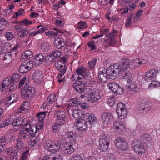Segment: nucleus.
Returning a JSON list of instances; mask_svg holds the SVG:
<instances>
[{
    "label": "nucleus",
    "instance_id": "f257e3e1",
    "mask_svg": "<svg viewBox=\"0 0 160 160\" xmlns=\"http://www.w3.org/2000/svg\"><path fill=\"white\" fill-rule=\"evenodd\" d=\"M130 60L128 58L121 59L119 65L117 63L111 65L108 69V72L111 78H113L116 76H118L121 72L127 70L130 64Z\"/></svg>",
    "mask_w": 160,
    "mask_h": 160
},
{
    "label": "nucleus",
    "instance_id": "f03ea898",
    "mask_svg": "<svg viewBox=\"0 0 160 160\" xmlns=\"http://www.w3.org/2000/svg\"><path fill=\"white\" fill-rule=\"evenodd\" d=\"M35 92V89L32 86H29L27 82H25L24 88L22 89L21 96L24 99H28L32 97Z\"/></svg>",
    "mask_w": 160,
    "mask_h": 160
},
{
    "label": "nucleus",
    "instance_id": "7ed1b4c3",
    "mask_svg": "<svg viewBox=\"0 0 160 160\" xmlns=\"http://www.w3.org/2000/svg\"><path fill=\"white\" fill-rule=\"evenodd\" d=\"M100 92L98 90L90 92L85 95H82L80 97L83 99L85 97H86L87 100L91 103H93L97 102L100 98Z\"/></svg>",
    "mask_w": 160,
    "mask_h": 160
},
{
    "label": "nucleus",
    "instance_id": "20e7f679",
    "mask_svg": "<svg viewBox=\"0 0 160 160\" xmlns=\"http://www.w3.org/2000/svg\"><path fill=\"white\" fill-rule=\"evenodd\" d=\"M132 147L136 152L139 155L144 153L145 149L143 143L137 139L133 140L132 143Z\"/></svg>",
    "mask_w": 160,
    "mask_h": 160
},
{
    "label": "nucleus",
    "instance_id": "39448f33",
    "mask_svg": "<svg viewBox=\"0 0 160 160\" xmlns=\"http://www.w3.org/2000/svg\"><path fill=\"white\" fill-rule=\"evenodd\" d=\"M76 83L74 82L72 84L73 88L76 92L80 94H82L85 93L86 81L77 80Z\"/></svg>",
    "mask_w": 160,
    "mask_h": 160
},
{
    "label": "nucleus",
    "instance_id": "423d86ee",
    "mask_svg": "<svg viewBox=\"0 0 160 160\" xmlns=\"http://www.w3.org/2000/svg\"><path fill=\"white\" fill-rule=\"evenodd\" d=\"M117 113L119 118L121 119H124L127 117V110L125 108V105L122 102L117 104Z\"/></svg>",
    "mask_w": 160,
    "mask_h": 160
},
{
    "label": "nucleus",
    "instance_id": "0eeeda50",
    "mask_svg": "<svg viewBox=\"0 0 160 160\" xmlns=\"http://www.w3.org/2000/svg\"><path fill=\"white\" fill-rule=\"evenodd\" d=\"M108 86L110 89L114 94L117 95H121L123 92V89L121 87L119 84L116 82H109Z\"/></svg>",
    "mask_w": 160,
    "mask_h": 160
},
{
    "label": "nucleus",
    "instance_id": "6e6552de",
    "mask_svg": "<svg viewBox=\"0 0 160 160\" xmlns=\"http://www.w3.org/2000/svg\"><path fill=\"white\" fill-rule=\"evenodd\" d=\"M116 146L119 149L126 151L128 148V143L122 137H118L115 141Z\"/></svg>",
    "mask_w": 160,
    "mask_h": 160
},
{
    "label": "nucleus",
    "instance_id": "1a4fd4ad",
    "mask_svg": "<svg viewBox=\"0 0 160 160\" xmlns=\"http://www.w3.org/2000/svg\"><path fill=\"white\" fill-rule=\"evenodd\" d=\"M110 67L109 66L107 69L106 71V72H104L103 71H100L99 72L98 77L99 81L102 83H104L106 82L108 80V78L111 79H116L117 77V76H116L115 77H114L113 78H112L111 77L109 74H108V69Z\"/></svg>",
    "mask_w": 160,
    "mask_h": 160
},
{
    "label": "nucleus",
    "instance_id": "9d476101",
    "mask_svg": "<svg viewBox=\"0 0 160 160\" xmlns=\"http://www.w3.org/2000/svg\"><path fill=\"white\" fill-rule=\"evenodd\" d=\"M76 72L78 75V80L86 81L85 78L88 76V70L83 67H81L77 69Z\"/></svg>",
    "mask_w": 160,
    "mask_h": 160
},
{
    "label": "nucleus",
    "instance_id": "9b49d317",
    "mask_svg": "<svg viewBox=\"0 0 160 160\" xmlns=\"http://www.w3.org/2000/svg\"><path fill=\"white\" fill-rule=\"evenodd\" d=\"M72 143L66 142L63 145V149L62 152L65 155L70 154L74 152L75 149Z\"/></svg>",
    "mask_w": 160,
    "mask_h": 160
},
{
    "label": "nucleus",
    "instance_id": "f8f14e48",
    "mask_svg": "<svg viewBox=\"0 0 160 160\" xmlns=\"http://www.w3.org/2000/svg\"><path fill=\"white\" fill-rule=\"evenodd\" d=\"M150 102L147 100L143 99L139 104L140 111H142L144 113H146L151 109Z\"/></svg>",
    "mask_w": 160,
    "mask_h": 160
},
{
    "label": "nucleus",
    "instance_id": "ddd939ff",
    "mask_svg": "<svg viewBox=\"0 0 160 160\" xmlns=\"http://www.w3.org/2000/svg\"><path fill=\"white\" fill-rule=\"evenodd\" d=\"M101 118L103 124L106 125L113 120V117L110 112H104L101 114Z\"/></svg>",
    "mask_w": 160,
    "mask_h": 160
},
{
    "label": "nucleus",
    "instance_id": "4468645a",
    "mask_svg": "<svg viewBox=\"0 0 160 160\" xmlns=\"http://www.w3.org/2000/svg\"><path fill=\"white\" fill-rule=\"evenodd\" d=\"M126 88H127L128 90L133 95H134L138 92L139 89L138 88L134 82H132L127 83Z\"/></svg>",
    "mask_w": 160,
    "mask_h": 160
},
{
    "label": "nucleus",
    "instance_id": "2eb2a0df",
    "mask_svg": "<svg viewBox=\"0 0 160 160\" xmlns=\"http://www.w3.org/2000/svg\"><path fill=\"white\" fill-rule=\"evenodd\" d=\"M18 98V95L16 93H14L12 94L6 98L5 104L7 106H9L17 101Z\"/></svg>",
    "mask_w": 160,
    "mask_h": 160
},
{
    "label": "nucleus",
    "instance_id": "dca6fc26",
    "mask_svg": "<svg viewBox=\"0 0 160 160\" xmlns=\"http://www.w3.org/2000/svg\"><path fill=\"white\" fill-rule=\"evenodd\" d=\"M56 114L57 118V121L60 122L59 123L61 124H64L66 117L65 112L63 111L58 110L57 111Z\"/></svg>",
    "mask_w": 160,
    "mask_h": 160
},
{
    "label": "nucleus",
    "instance_id": "f3484780",
    "mask_svg": "<svg viewBox=\"0 0 160 160\" xmlns=\"http://www.w3.org/2000/svg\"><path fill=\"white\" fill-rule=\"evenodd\" d=\"M30 64L28 63H25L23 62L20 66L18 71L21 73H24L28 72L31 68V66H29Z\"/></svg>",
    "mask_w": 160,
    "mask_h": 160
},
{
    "label": "nucleus",
    "instance_id": "a211bd4d",
    "mask_svg": "<svg viewBox=\"0 0 160 160\" xmlns=\"http://www.w3.org/2000/svg\"><path fill=\"white\" fill-rule=\"evenodd\" d=\"M40 124L39 125V123L38 124V126L35 125L32 126V128L29 130V133L32 137H34L36 135V134L37 132L38 129H40L42 127V124L43 123L41 121L40 122Z\"/></svg>",
    "mask_w": 160,
    "mask_h": 160
},
{
    "label": "nucleus",
    "instance_id": "6ab92c4d",
    "mask_svg": "<svg viewBox=\"0 0 160 160\" xmlns=\"http://www.w3.org/2000/svg\"><path fill=\"white\" fill-rule=\"evenodd\" d=\"M113 127L114 128L117 130H120L119 133L121 134H122L123 132L125 131V125L122 122L115 121L114 123Z\"/></svg>",
    "mask_w": 160,
    "mask_h": 160
},
{
    "label": "nucleus",
    "instance_id": "aec40b11",
    "mask_svg": "<svg viewBox=\"0 0 160 160\" xmlns=\"http://www.w3.org/2000/svg\"><path fill=\"white\" fill-rule=\"evenodd\" d=\"M76 126L79 130L83 131L87 128L88 124L85 120L81 119L77 122Z\"/></svg>",
    "mask_w": 160,
    "mask_h": 160
},
{
    "label": "nucleus",
    "instance_id": "412c9836",
    "mask_svg": "<svg viewBox=\"0 0 160 160\" xmlns=\"http://www.w3.org/2000/svg\"><path fill=\"white\" fill-rule=\"evenodd\" d=\"M11 121L12 122L11 124L13 127L23 126L25 124L24 120L21 117H18L14 120L12 119Z\"/></svg>",
    "mask_w": 160,
    "mask_h": 160
},
{
    "label": "nucleus",
    "instance_id": "4be33fe9",
    "mask_svg": "<svg viewBox=\"0 0 160 160\" xmlns=\"http://www.w3.org/2000/svg\"><path fill=\"white\" fill-rule=\"evenodd\" d=\"M55 46L58 49L61 48L65 46L64 41L59 38H56L54 39Z\"/></svg>",
    "mask_w": 160,
    "mask_h": 160
},
{
    "label": "nucleus",
    "instance_id": "5701e85b",
    "mask_svg": "<svg viewBox=\"0 0 160 160\" xmlns=\"http://www.w3.org/2000/svg\"><path fill=\"white\" fill-rule=\"evenodd\" d=\"M33 79L36 81H42V80L43 76L42 72L39 71H36L32 75Z\"/></svg>",
    "mask_w": 160,
    "mask_h": 160
},
{
    "label": "nucleus",
    "instance_id": "b1692460",
    "mask_svg": "<svg viewBox=\"0 0 160 160\" xmlns=\"http://www.w3.org/2000/svg\"><path fill=\"white\" fill-rule=\"evenodd\" d=\"M29 103L28 102H23L18 109V112L19 113L27 111L29 108Z\"/></svg>",
    "mask_w": 160,
    "mask_h": 160
},
{
    "label": "nucleus",
    "instance_id": "393cba45",
    "mask_svg": "<svg viewBox=\"0 0 160 160\" xmlns=\"http://www.w3.org/2000/svg\"><path fill=\"white\" fill-rule=\"evenodd\" d=\"M55 61V59H54V58H53L50 53L49 55H48L45 57L44 60V64L46 65H48L52 64Z\"/></svg>",
    "mask_w": 160,
    "mask_h": 160
},
{
    "label": "nucleus",
    "instance_id": "a878e982",
    "mask_svg": "<svg viewBox=\"0 0 160 160\" xmlns=\"http://www.w3.org/2000/svg\"><path fill=\"white\" fill-rule=\"evenodd\" d=\"M44 56L41 54L39 53L36 55L34 59V62L36 64L40 65L44 62Z\"/></svg>",
    "mask_w": 160,
    "mask_h": 160
},
{
    "label": "nucleus",
    "instance_id": "bb28decb",
    "mask_svg": "<svg viewBox=\"0 0 160 160\" xmlns=\"http://www.w3.org/2000/svg\"><path fill=\"white\" fill-rule=\"evenodd\" d=\"M121 75L123 76L124 78L127 80V83L130 82H132L133 78L132 74L130 73L129 72L127 71L126 72H121Z\"/></svg>",
    "mask_w": 160,
    "mask_h": 160
},
{
    "label": "nucleus",
    "instance_id": "cd10ccee",
    "mask_svg": "<svg viewBox=\"0 0 160 160\" xmlns=\"http://www.w3.org/2000/svg\"><path fill=\"white\" fill-rule=\"evenodd\" d=\"M10 77H7L0 84V89L3 90V88L6 87V86L7 87L12 83V81L10 80Z\"/></svg>",
    "mask_w": 160,
    "mask_h": 160
},
{
    "label": "nucleus",
    "instance_id": "c85d7f7f",
    "mask_svg": "<svg viewBox=\"0 0 160 160\" xmlns=\"http://www.w3.org/2000/svg\"><path fill=\"white\" fill-rule=\"evenodd\" d=\"M66 135L69 140L70 142L72 144L76 140L77 135L76 134L72 132H67Z\"/></svg>",
    "mask_w": 160,
    "mask_h": 160
},
{
    "label": "nucleus",
    "instance_id": "c756f323",
    "mask_svg": "<svg viewBox=\"0 0 160 160\" xmlns=\"http://www.w3.org/2000/svg\"><path fill=\"white\" fill-rule=\"evenodd\" d=\"M72 114L73 117L78 120H79L82 117L83 113L81 110L76 109L73 110Z\"/></svg>",
    "mask_w": 160,
    "mask_h": 160
},
{
    "label": "nucleus",
    "instance_id": "7c9ffc66",
    "mask_svg": "<svg viewBox=\"0 0 160 160\" xmlns=\"http://www.w3.org/2000/svg\"><path fill=\"white\" fill-rule=\"evenodd\" d=\"M61 148V145L58 141L52 143V148L50 150L54 152L59 151Z\"/></svg>",
    "mask_w": 160,
    "mask_h": 160
},
{
    "label": "nucleus",
    "instance_id": "2f4dec72",
    "mask_svg": "<svg viewBox=\"0 0 160 160\" xmlns=\"http://www.w3.org/2000/svg\"><path fill=\"white\" fill-rule=\"evenodd\" d=\"M96 118L94 114H91L88 116V118H87L86 122H87L89 123L90 125H92L96 122Z\"/></svg>",
    "mask_w": 160,
    "mask_h": 160
},
{
    "label": "nucleus",
    "instance_id": "473e14b6",
    "mask_svg": "<svg viewBox=\"0 0 160 160\" xmlns=\"http://www.w3.org/2000/svg\"><path fill=\"white\" fill-rule=\"evenodd\" d=\"M109 142H99V149L102 151L105 152L108 149Z\"/></svg>",
    "mask_w": 160,
    "mask_h": 160
},
{
    "label": "nucleus",
    "instance_id": "72a5a7b5",
    "mask_svg": "<svg viewBox=\"0 0 160 160\" xmlns=\"http://www.w3.org/2000/svg\"><path fill=\"white\" fill-rule=\"evenodd\" d=\"M32 55L33 53L32 51L29 50H26L22 53L21 56V58L22 59L30 58L33 56Z\"/></svg>",
    "mask_w": 160,
    "mask_h": 160
},
{
    "label": "nucleus",
    "instance_id": "f704fd0d",
    "mask_svg": "<svg viewBox=\"0 0 160 160\" xmlns=\"http://www.w3.org/2000/svg\"><path fill=\"white\" fill-rule=\"evenodd\" d=\"M65 65H63L59 68H56L59 71L60 73L58 74V78H61L66 71V69L65 68Z\"/></svg>",
    "mask_w": 160,
    "mask_h": 160
},
{
    "label": "nucleus",
    "instance_id": "c9c22d12",
    "mask_svg": "<svg viewBox=\"0 0 160 160\" xmlns=\"http://www.w3.org/2000/svg\"><path fill=\"white\" fill-rule=\"evenodd\" d=\"M13 24L14 23H19L21 25H25V26L28 25L29 24H31L32 23V21H29L27 19H25L23 20H22L20 22L18 21L13 22Z\"/></svg>",
    "mask_w": 160,
    "mask_h": 160
},
{
    "label": "nucleus",
    "instance_id": "e433bc0d",
    "mask_svg": "<svg viewBox=\"0 0 160 160\" xmlns=\"http://www.w3.org/2000/svg\"><path fill=\"white\" fill-rule=\"evenodd\" d=\"M49 45L47 42H44L42 43L41 45V49L43 53L46 52L48 51L49 49Z\"/></svg>",
    "mask_w": 160,
    "mask_h": 160
},
{
    "label": "nucleus",
    "instance_id": "4c0bfd02",
    "mask_svg": "<svg viewBox=\"0 0 160 160\" xmlns=\"http://www.w3.org/2000/svg\"><path fill=\"white\" fill-rule=\"evenodd\" d=\"M60 122L57 121L54 125H53L52 127V130L53 132H56L59 131V130L60 126L63 125V124H61L59 123Z\"/></svg>",
    "mask_w": 160,
    "mask_h": 160
},
{
    "label": "nucleus",
    "instance_id": "58836bf2",
    "mask_svg": "<svg viewBox=\"0 0 160 160\" xmlns=\"http://www.w3.org/2000/svg\"><path fill=\"white\" fill-rule=\"evenodd\" d=\"M12 122L10 119H7L2 121V122L0 123V129L5 127L9 124H11Z\"/></svg>",
    "mask_w": 160,
    "mask_h": 160
},
{
    "label": "nucleus",
    "instance_id": "ea45409f",
    "mask_svg": "<svg viewBox=\"0 0 160 160\" xmlns=\"http://www.w3.org/2000/svg\"><path fill=\"white\" fill-rule=\"evenodd\" d=\"M152 78H153L150 70L146 72L144 77V79L146 81L148 82L152 80Z\"/></svg>",
    "mask_w": 160,
    "mask_h": 160
},
{
    "label": "nucleus",
    "instance_id": "a19ab883",
    "mask_svg": "<svg viewBox=\"0 0 160 160\" xmlns=\"http://www.w3.org/2000/svg\"><path fill=\"white\" fill-rule=\"evenodd\" d=\"M99 142H109V139L105 134H102L100 135L99 138Z\"/></svg>",
    "mask_w": 160,
    "mask_h": 160
},
{
    "label": "nucleus",
    "instance_id": "79ce46f5",
    "mask_svg": "<svg viewBox=\"0 0 160 160\" xmlns=\"http://www.w3.org/2000/svg\"><path fill=\"white\" fill-rule=\"evenodd\" d=\"M51 55L54 58L55 60L56 58L59 57L62 54L61 52L58 50H56L50 53Z\"/></svg>",
    "mask_w": 160,
    "mask_h": 160
},
{
    "label": "nucleus",
    "instance_id": "37998d69",
    "mask_svg": "<svg viewBox=\"0 0 160 160\" xmlns=\"http://www.w3.org/2000/svg\"><path fill=\"white\" fill-rule=\"evenodd\" d=\"M20 78V76L18 74L14 73L12 75V77H10V80L12 81V82H16L18 81Z\"/></svg>",
    "mask_w": 160,
    "mask_h": 160
},
{
    "label": "nucleus",
    "instance_id": "c03bdc74",
    "mask_svg": "<svg viewBox=\"0 0 160 160\" xmlns=\"http://www.w3.org/2000/svg\"><path fill=\"white\" fill-rule=\"evenodd\" d=\"M42 160H63V158L61 155H59L58 157H54L51 158L49 157H43Z\"/></svg>",
    "mask_w": 160,
    "mask_h": 160
},
{
    "label": "nucleus",
    "instance_id": "a18cd8bd",
    "mask_svg": "<svg viewBox=\"0 0 160 160\" xmlns=\"http://www.w3.org/2000/svg\"><path fill=\"white\" fill-rule=\"evenodd\" d=\"M115 97L114 96L110 97L108 99L107 103L111 107L113 106L114 105H116L117 103H115Z\"/></svg>",
    "mask_w": 160,
    "mask_h": 160
},
{
    "label": "nucleus",
    "instance_id": "49530a36",
    "mask_svg": "<svg viewBox=\"0 0 160 160\" xmlns=\"http://www.w3.org/2000/svg\"><path fill=\"white\" fill-rule=\"evenodd\" d=\"M17 33L19 37L21 38H22L27 35L28 34V32L26 30L23 29L21 31H18Z\"/></svg>",
    "mask_w": 160,
    "mask_h": 160
},
{
    "label": "nucleus",
    "instance_id": "de8ad7c7",
    "mask_svg": "<svg viewBox=\"0 0 160 160\" xmlns=\"http://www.w3.org/2000/svg\"><path fill=\"white\" fill-rule=\"evenodd\" d=\"M24 11V9H22V8L20 9L17 12H16L15 14L13 15L12 18L17 19L18 18V16L22 15L23 14V12Z\"/></svg>",
    "mask_w": 160,
    "mask_h": 160
},
{
    "label": "nucleus",
    "instance_id": "09e8293b",
    "mask_svg": "<svg viewBox=\"0 0 160 160\" xmlns=\"http://www.w3.org/2000/svg\"><path fill=\"white\" fill-rule=\"evenodd\" d=\"M70 160H83L82 158L78 154L73 155L70 158Z\"/></svg>",
    "mask_w": 160,
    "mask_h": 160
},
{
    "label": "nucleus",
    "instance_id": "8fccbe9b",
    "mask_svg": "<svg viewBox=\"0 0 160 160\" xmlns=\"http://www.w3.org/2000/svg\"><path fill=\"white\" fill-rule=\"evenodd\" d=\"M88 27V25L85 22L81 21L78 22V28L80 29L86 28Z\"/></svg>",
    "mask_w": 160,
    "mask_h": 160
},
{
    "label": "nucleus",
    "instance_id": "3c124183",
    "mask_svg": "<svg viewBox=\"0 0 160 160\" xmlns=\"http://www.w3.org/2000/svg\"><path fill=\"white\" fill-rule=\"evenodd\" d=\"M56 98V96L54 94L50 95L48 98V103L50 104L53 103L55 101Z\"/></svg>",
    "mask_w": 160,
    "mask_h": 160
},
{
    "label": "nucleus",
    "instance_id": "603ef678",
    "mask_svg": "<svg viewBox=\"0 0 160 160\" xmlns=\"http://www.w3.org/2000/svg\"><path fill=\"white\" fill-rule=\"evenodd\" d=\"M159 86H160V82L156 81H152L149 87L155 88Z\"/></svg>",
    "mask_w": 160,
    "mask_h": 160
},
{
    "label": "nucleus",
    "instance_id": "864d4df0",
    "mask_svg": "<svg viewBox=\"0 0 160 160\" xmlns=\"http://www.w3.org/2000/svg\"><path fill=\"white\" fill-rule=\"evenodd\" d=\"M11 160H17L18 158L17 152L14 150L11 153L10 156Z\"/></svg>",
    "mask_w": 160,
    "mask_h": 160
},
{
    "label": "nucleus",
    "instance_id": "5fc2aeb1",
    "mask_svg": "<svg viewBox=\"0 0 160 160\" xmlns=\"http://www.w3.org/2000/svg\"><path fill=\"white\" fill-rule=\"evenodd\" d=\"M97 61V59H96L94 58L91 61L89 62L88 64L89 68L91 69L95 65Z\"/></svg>",
    "mask_w": 160,
    "mask_h": 160
},
{
    "label": "nucleus",
    "instance_id": "6e6d98bb",
    "mask_svg": "<svg viewBox=\"0 0 160 160\" xmlns=\"http://www.w3.org/2000/svg\"><path fill=\"white\" fill-rule=\"evenodd\" d=\"M8 23V22L4 18H2V20H1V28H2L3 29H5L6 27V25Z\"/></svg>",
    "mask_w": 160,
    "mask_h": 160
},
{
    "label": "nucleus",
    "instance_id": "4d7b16f0",
    "mask_svg": "<svg viewBox=\"0 0 160 160\" xmlns=\"http://www.w3.org/2000/svg\"><path fill=\"white\" fill-rule=\"evenodd\" d=\"M52 144L50 141H47L44 144V147L47 149H49L50 148H52Z\"/></svg>",
    "mask_w": 160,
    "mask_h": 160
},
{
    "label": "nucleus",
    "instance_id": "13d9d810",
    "mask_svg": "<svg viewBox=\"0 0 160 160\" xmlns=\"http://www.w3.org/2000/svg\"><path fill=\"white\" fill-rule=\"evenodd\" d=\"M71 102H72L71 104L73 106H77L79 105V102L77 101V98H73L71 99Z\"/></svg>",
    "mask_w": 160,
    "mask_h": 160
},
{
    "label": "nucleus",
    "instance_id": "bf43d9fd",
    "mask_svg": "<svg viewBox=\"0 0 160 160\" xmlns=\"http://www.w3.org/2000/svg\"><path fill=\"white\" fill-rule=\"evenodd\" d=\"M17 88V85L15 84L12 85L8 88L9 93L14 91Z\"/></svg>",
    "mask_w": 160,
    "mask_h": 160
},
{
    "label": "nucleus",
    "instance_id": "052dcab7",
    "mask_svg": "<svg viewBox=\"0 0 160 160\" xmlns=\"http://www.w3.org/2000/svg\"><path fill=\"white\" fill-rule=\"evenodd\" d=\"M88 46L91 48V50H93L95 48V45L94 41H91L89 42L88 44Z\"/></svg>",
    "mask_w": 160,
    "mask_h": 160
},
{
    "label": "nucleus",
    "instance_id": "680f3d73",
    "mask_svg": "<svg viewBox=\"0 0 160 160\" xmlns=\"http://www.w3.org/2000/svg\"><path fill=\"white\" fill-rule=\"evenodd\" d=\"M62 23V20L61 19L60 17H58L56 19L55 23L56 24L58 27H61Z\"/></svg>",
    "mask_w": 160,
    "mask_h": 160
},
{
    "label": "nucleus",
    "instance_id": "e2e57ef3",
    "mask_svg": "<svg viewBox=\"0 0 160 160\" xmlns=\"http://www.w3.org/2000/svg\"><path fill=\"white\" fill-rule=\"evenodd\" d=\"M133 14L132 13H131L130 14V18L131 19H132L133 22L134 23H136L137 22L138 20H139L140 18H139L138 17L135 16H133Z\"/></svg>",
    "mask_w": 160,
    "mask_h": 160
},
{
    "label": "nucleus",
    "instance_id": "0e129e2a",
    "mask_svg": "<svg viewBox=\"0 0 160 160\" xmlns=\"http://www.w3.org/2000/svg\"><path fill=\"white\" fill-rule=\"evenodd\" d=\"M117 31L115 30H113L111 32L108 34L106 35V37L112 38L117 33Z\"/></svg>",
    "mask_w": 160,
    "mask_h": 160
},
{
    "label": "nucleus",
    "instance_id": "69168bd1",
    "mask_svg": "<svg viewBox=\"0 0 160 160\" xmlns=\"http://www.w3.org/2000/svg\"><path fill=\"white\" fill-rule=\"evenodd\" d=\"M8 139L7 135L3 136L0 138V143H5L6 141L8 140Z\"/></svg>",
    "mask_w": 160,
    "mask_h": 160
},
{
    "label": "nucleus",
    "instance_id": "338daca9",
    "mask_svg": "<svg viewBox=\"0 0 160 160\" xmlns=\"http://www.w3.org/2000/svg\"><path fill=\"white\" fill-rule=\"evenodd\" d=\"M79 105L83 109H87L89 108L88 105L84 103L80 102L79 103Z\"/></svg>",
    "mask_w": 160,
    "mask_h": 160
},
{
    "label": "nucleus",
    "instance_id": "774afa93",
    "mask_svg": "<svg viewBox=\"0 0 160 160\" xmlns=\"http://www.w3.org/2000/svg\"><path fill=\"white\" fill-rule=\"evenodd\" d=\"M6 37L8 40H11L13 38V36L11 32H7L6 33Z\"/></svg>",
    "mask_w": 160,
    "mask_h": 160
}]
</instances>
